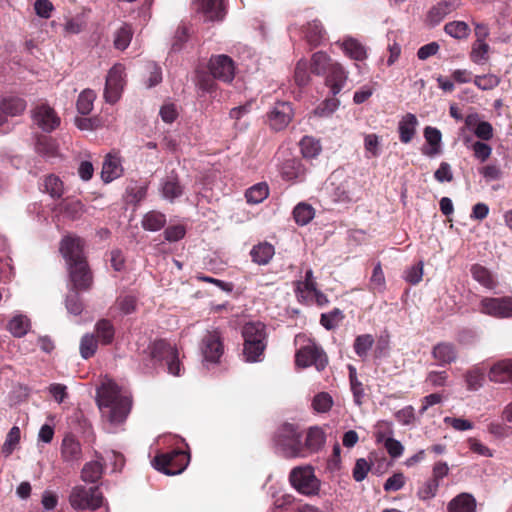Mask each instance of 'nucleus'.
<instances>
[{
    "instance_id": "nucleus-56",
    "label": "nucleus",
    "mask_w": 512,
    "mask_h": 512,
    "mask_svg": "<svg viewBox=\"0 0 512 512\" xmlns=\"http://www.w3.org/2000/svg\"><path fill=\"white\" fill-rule=\"evenodd\" d=\"M63 211L67 217L77 219L84 212V205L79 200H67L63 203Z\"/></svg>"
},
{
    "instance_id": "nucleus-54",
    "label": "nucleus",
    "mask_w": 512,
    "mask_h": 512,
    "mask_svg": "<svg viewBox=\"0 0 512 512\" xmlns=\"http://www.w3.org/2000/svg\"><path fill=\"white\" fill-rule=\"evenodd\" d=\"M438 482L436 480L429 479L427 480L418 490V497L421 500H430L434 498L437 494L438 488H439Z\"/></svg>"
},
{
    "instance_id": "nucleus-35",
    "label": "nucleus",
    "mask_w": 512,
    "mask_h": 512,
    "mask_svg": "<svg viewBox=\"0 0 512 512\" xmlns=\"http://www.w3.org/2000/svg\"><path fill=\"white\" fill-rule=\"evenodd\" d=\"M300 149L304 158L313 159L320 154L322 147L317 139L305 136L300 141Z\"/></svg>"
},
{
    "instance_id": "nucleus-23",
    "label": "nucleus",
    "mask_w": 512,
    "mask_h": 512,
    "mask_svg": "<svg viewBox=\"0 0 512 512\" xmlns=\"http://www.w3.org/2000/svg\"><path fill=\"white\" fill-rule=\"evenodd\" d=\"M160 192L164 199L173 202L175 199L183 195L184 188L180 184L178 176L174 173H171L162 179L160 184Z\"/></svg>"
},
{
    "instance_id": "nucleus-45",
    "label": "nucleus",
    "mask_w": 512,
    "mask_h": 512,
    "mask_svg": "<svg viewBox=\"0 0 512 512\" xmlns=\"http://www.w3.org/2000/svg\"><path fill=\"white\" fill-rule=\"evenodd\" d=\"M490 47L486 42L475 40L472 45L470 59L476 64H483L488 60Z\"/></svg>"
},
{
    "instance_id": "nucleus-14",
    "label": "nucleus",
    "mask_w": 512,
    "mask_h": 512,
    "mask_svg": "<svg viewBox=\"0 0 512 512\" xmlns=\"http://www.w3.org/2000/svg\"><path fill=\"white\" fill-rule=\"evenodd\" d=\"M478 310L494 318H512V298L484 297L479 302Z\"/></svg>"
},
{
    "instance_id": "nucleus-16",
    "label": "nucleus",
    "mask_w": 512,
    "mask_h": 512,
    "mask_svg": "<svg viewBox=\"0 0 512 512\" xmlns=\"http://www.w3.org/2000/svg\"><path fill=\"white\" fill-rule=\"evenodd\" d=\"M60 455L64 463L70 466L77 465L83 457L80 441L74 435L66 434L60 445Z\"/></svg>"
},
{
    "instance_id": "nucleus-49",
    "label": "nucleus",
    "mask_w": 512,
    "mask_h": 512,
    "mask_svg": "<svg viewBox=\"0 0 512 512\" xmlns=\"http://www.w3.org/2000/svg\"><path fill=\"white\" fill-rule=\"evenodd\" d=\"M98 343L93 334H85L80 342V354L84 359L93 356L97 350Z\"/></svg>"
},
{
    "instance_id": "nucleus-2",
    "label": "nucleus",
    "mask_w": 512,
    "mask_h": 512,
    "mask_svg": "<svg viewBox=\"0 0 512 512\" xmlns=\"http://www.w3.org/2000/svg\"><path fill=\"white\" fill-rule=\"evenodd\" d=\"M242 337L245 361L250 363L262 361L267 346L266 326L262 322L246 323L242 329Z\"/></svg>"
},
{
    "instance_id": "nucleus-9",
    "label": "nucleus",
    "mask_w": 512,
    "mask_h": 512,
    "mask_svg": "<svg viewBox=\"0 0 512 512\" xmlns=\"http://www.w3.org/2000/svg\"><path fill=\"white\" fill-rule=\"evenodd\" d=\"M151 357L156 361H165L168 372L180 376L183 369L179 360L178 350L165 340L155 341L150 347Z\"/></svg>"
},
{
    "instance_id": "nucleus-47",
    "label": "nucleus",
    "mask_w": 512,
    "mask_h": 512,
    "mask_svg": "<svg viewBox=\"0 0 512 512\" xmlns=\"http://www.w3.org/2000/svg\"><path fill=\"white\" fill-rule=\"evenodd\" d=\"M132 29L129 25L124 24L115 33L114 45L119 50L126 49L132 39Z\"/></svg>"
},
{
    "instance_id": "nucleus-41",
    "label": "nucleus",
    "mask_w": 512,
    "mask_h": 512,
    "mask_svg": "<svg viewBox=\"0 0 512 512\" xmlns=\"http://www.w3.org/2000/svg\"><path fill=\"white\" fill-rule=\"evenodd\" d=\"M86 27V19L83 14H77L65 19L63 29L67 35H75L81 33Z\"/></svg>"
},
{
    "instance_id": "nucleus-24",
    "label": "nucleus",
    "mask_w": 512,
    "mask_h": 512,
    "mask_svg": "<svg viewBox=\"0 0 512 512\" xmlns=\"http://www.w3.org/2000/svg\"><path fill=\"white\" fill-rule=\"evenodd\" d=\"M490 381L512 383V359H503L494 363L488 373Z\"/></svg>"
},
{
    "instance_id": "nucleus-38",
    "label": "nucleus",
    "mask_w": 512,
    "mask_h": 512,
    "mask_svg": "<svg viewBox=\"0 0 512 512\" xmlns=\"http://www.w3.org/2000/svg\"><path fill=\"white\" fill-rule=\"evenodd\" d=\"M7 118L17 116L26 109V102L19 97H8L1 101Z\"/></svg>"
},
{
    "instance_id": "nucleus-48",
    "label": "nucleus",
    "mask_w": 512,
    "mask_h": 512,
    "mask_svg": "<svg viewBox=\"0 0 512 512\" xmlns=\"http://www.w3.org/2000/svg\"><path fill=\"white\" fill-rule=\"evenodd\" d=\"M44 187L53 198L61 197L64 191L63 182L55 175H49L45 178Z\"/></svg>"
},
{
    "instance_id": "nucleus-37",
    "label": "nucleus",
    "mask_w": 512,
    "mask_h": 512,
    "mask_svg": "<svg viewBox=\"0 0 512 512\" xmlns=\"http://www.w3.org/2000/svg\"><path fill=\"white\" fill-rule=\"evenodd\" d=\"M315 215L314 208L307 203H299L293 210V217L298 225H307Z\"/></svg>"
},
{
    "instance_id": "nucleus-55",
    "label": "nucleus",
    "mask_w": 512,
    "mask_h": 512,
    "mask_svg": "<svg viewBox=\"0 0 512 512\" xmlns=\"http://www.w3.org/2000/svg\"><path fill=\"white\" fill-rule=\"evenodd\" d=\"M423 262L419 261L417 264L407 268L404 272V279L412 285L418 284L423 277Z\"/></svg>"
},
{
    "instance_id": "nucleus-57",
    "label": "nucleus",
    "mask_w": 512,
    "mask_h": 512,
    "mask_svg": "<svg viewBox=\"0 0 512 512\" xmlns=\"http://www.w3.org/2000/svg\"><path fill=\"white\" fill-rule=\"evenodd\" d=\"M339 106V100L336 98H329L323 101L314 110V114L320 117L330 116Z\"/></svg>"
},
{
    "instance_id": "nucleus-18",
    "label": "nucleus",
    "mask_w": 512,
    "mask_h": 512,
    "mask_svg": "<svg viewBox=\"0 0 512 512\" xmlns=\"http://www.w3.org/2000/svg\"><path fill=\"white\" fill-rule=\"evenodd\" d=\"M293 117V109L288 102H277L268 115L272 129L280 131L287 127Z\"/></svg>"
},
{
    "instance_id": "nucleus-8",
    "label": "nucleus",
    "mask_w": 512,
    "mask_h": 512,
    "mask_svg": "<svg viewBox=\"0 0 512 512\" xmlns=\"http://www.w3.org/2000/svg\"><path fill=\"white\" fill-rule=\"evenodd\" d=\"M189 460V455L186 452L173 450L157 455L152 460V465L156 470L166 475H177L185 470Z\"/></svg>"
},
{
    "instance_id": "nucleus-1",
    "label": "nucleus",
    "mask_w": 512,
    "mask_h": 512,
    "mask_svg": "<svg viewBox=\"0 0 512 512\" xmlns=\"http://www.w3.org/2000/svg\"><path fill=\"white\" fill-rule=\"evenodd\" d=\"M97 403L103 419L110 425L108 431L113 433L127 419L132 401L124 394L118 385L106 380L97 390Z\"/></svg>"
},
{
    "instance_id": "nucleus-22",
    "label": "nucleus",
    "mask_w": 512,
    "mask_h": 512,
    "mask_svg": "<svg viewBox=\"0 0 512 512\" xmlns=\"http://www.w3.org/2000/svg\"><path fill=\"white\" fill-rule=\"evenodd\" d=\"M94 457L95 459L85 463L81 470V479L86 483H96L104 471L103 456L94 451Z\"/></svg>"
},
{
    "instance_id": "nucleus-44",
    "label": "nucleus",
    "mask_w": 512,
    "mask_h": 512,
    "mask_svg": "<svg viewBox=\"0 0 512 512\" xmlns=\"http://www.w3.org/2000/svg\"><path fill=\"white\" fill-rule=\"evenodd\" d=\"M311 406L316 413H326L333 406V398L327 392H319L313 397Z\"/></svg>"
},
{
    "instance_id": "nucleus-42",
    "label": "nucleus",
    "mask_w": 512,
    "mask_h": 512,
    "mask_svg": "<svg viewBox=\"0 0 512 512\" xmlns=\"http://www.w3.org/2000/svg\"><path fill=\"white\" fill-rule=\"evenodd\" d=\"M96 94L93 90L85 89L82 91L77 100V110L82 115L89 114L94 105Z\"/></svg>"
},
{
    "instance_id": "nucleus-26",
    "label": "nucleus",
    "mask_w": 512,
    "mask_h": 512,
    "mask_svg": "<svg viewBox=\"0 0 512 512\" xmlns=\"http://www.w3.org/2000/svg\"><path fill=\"white\" fill-rule=\"evenodd\" d=\"M432 356L439 366H445L457 359V351L453 344L441 342L433 347Z\"/></svg>"
},
{
    "instance_id": "nucleus-64",
    "label": "nucleus",
    "mask_w": 512,
    "mask_h": 512,
    "mask_svg": "<svg viewBox=\"0 0 512 512\" xmlns=\"http://www.w3.org/2000/svg\"><path fill=\"white\" fill-rule=\"evenodd\" d=\"M66 308L69 313L79 315L82 312L83 305L76 291H72L66 298Z\"/></svg>"
},
{
    "instance_id": "nucleus-36",
    "label": "nucleus",
    "mask_w": 512,
    "mask_h": 512,
    "mask_svg": "<svg viewBox=\"0 0 512 512\" xmlns=\"http://www.w3.org/2000/svg\"><path fill=\"white\" fill-rule=\"evenodd\" d=\"M95 332L99 341L104 344H110L114 339L115 330L109 320H99L95 325Z\"/></svg>"
},
{
    "instance_id": "nucleus-34",
    "label": "nucleus",
    "mask_w": 512,
    "mask_h": 512,
    "mask_svg": "<svg viewBox=\"0 0 512 512\" xmlns=\"http://www.w3.org/2000/svg\"><path fill=\"white\" fill-rule=\"evenodd\" d=\"M465 145L473 151L474 157L480 162H485L492 154V147L483 141L472 142L471 137L464 138Z\"/></svg>"
},
{
    "instance_id": "nucleus-27",
    "label": "nucleus",
    "mask_w": 512,
    "mask_h": 512,
    "mask_svg": "<svg viewBox=\"0 0 512 512\" xmlns=\"http://www.w3.org/2000/svg\"><path fill=\"white\" fill-rule=\"evenodd\" d=\"M281 174L286 180L301 181L306 175V168L299 159H288L282 165Z\"/></svg>"
},
{
    "instance_id": "nucleus-58",
    "label": "nucleus",
    "mask_w": 512,
    "mask_h": 512,
    "mask_svg": "<svg viewBox=\"0 0 512 512\" xmlns=\"http://www.w3.org/2000/svg\"><path fill=\"white\" fill-rule=\"evenodd\" d=\"M406 479L403 473H394L384 483V490L386 492H396L401 490L405 485Z\"/></svg>"
},
{
    "instance_id": "nucleus-5",
    "label": "nucleus",
    "mask_w": 512,
    "mask_h": 512,
    "mask_svg": "<svg viewBox=\"0 0 512 512\" xmlns=\"http://www.w3.org/2000/svg\"><path fill=\"white\" fill-rule=\"evenodd\" d=\"M274 446L276 450L287 458L301 457L302 433L293 424H282L274 435Z\"/></svg>"
},
{
    "instance_id": "nucleus-28",
    "label": "nucleus",
    "mask_w": 512,
    "mask_h": 512,
    "mask_svg": "<svg viewBox=\"0 0 512 512\" xmlns=\"http://www.w3.org/2000/svg\"><path fill=\"white\" fill-rule=\"evenodd\" d=\"M418 125V120L416 116L412 113H407L399 122L398 131L400 141L402 143H409L416 132V126Z\"/></svg>"
},
{
    "instance_id": "nucleus-20",
    "label": "nucleus",
    "mask_w": 512,
    "mask_h": 512,
    "mask_svg": "<svg viewBox=\"0 0 512 512\" xmlns=\"http://www.w3.org/2000/svg\"><path fill=\"white\" fill-rule=\"evenodd\" d=\"M196 5L205 21H221L225 16L223 0H197Z\"/></svg>"
},
{
    "instance_id": "nucleus-17",
    "label": "nucleus",
    "mask_w": 512,
    "mask_h": 512,
    "mask_svg": "<svg viewBox=\"0 0 512 512\" xmlns=\"http://www.w3.org/2000/svg\"><path fill=\"white\" fill-rule=\"evenodd\" d=\"M33 122L45 132H51L60 124V118L53 108L40 104L32 111Z\"/></svg>"
},
{
    "instance_id": "nucleus-60",
    "label": "nucleus",
    "mask_w": 512,
    "mask_h": 512,
    "mask_svg": "<svg viewBox=\"0 0 512 512\" xmlns=\"http://www.w3.org/2000/svg\"><path fill=\"white\" fill-rule=\"evenodd\" d=\"M36 150L45 157H54L57 154L55 142L51 138L44 137L37 142Z\"/></svg>"
},
{
    "instance_id": "nucleus-62",
    "label": "nucleus",
    "mask_w": 512,
    "mask_h": 512,
    "mask_svg": "<svg viewBox=\"0 0 512 512\" xmlns=\"http://www.w3.org/2000/svg\"><path fill=\"white\" fill-rule=\"evenodd\" d=\"M382 443L385 449L387 450L388 454L392 458H399L403 454L404 446L400 441L396 440L394 437L384 439V442Z\"/></svg>"
},
{
    "instance_id": "nucleus-63",
    "label": "nucleus",
    "mask_w": 512,
    "mask_h": 512,
    "mask_svg": "<svg viewBox=\"0 0 512 512\" xmlns=\"http://www.w3.org/2000/svg\"><path fill=\"white\" fill-rule=\"evenodd\" d=\"M34 10L37 16L48 19L54 10V5L50 0H36L34 3Z\"/></svg>"
},
{
    "instance_id": "nucleus-43",
    "label": "nucleus",
    "mask_w": 512,
    "mask_h": 512,
    "mask_svg": "<svg viewBox=\"0 0 512 512\" xmlns=\"http://www.w3.org/2000/svg\"><path fill=\"white\" fill-rule=\"evenodd\" d=\"M473 278L482 286L488 289L495 287V281L491 273L483 266L474 265L471 268Z\"/></svg>"
},
{
    "instance_id": "nucleus-31",
    "label": "nucleus",
    "mask_w": 512,
    "mask_h": 512,
    "mask_svg": "<svg viewBox=\"0 0 512 512\" xmlns=\"http://www.w3.org/2000/svg\"><path fill=\"white\" fill-rule=\"evenodd\" d=\"M252 260L259 265H266L274 255V247L269 243H260L250 252Z\"/></svg>"
},
{
    "instance_id": "nucleus-50",
    "label": "nucleus",
    "mask_w": 512,
    "mask_h": 512,
    "mask_svg": "<svg viewBox=\"0 0 512 512\" xmlns=\"http://www.w3.org/2000/svg\"><path fill=\"white\" fill-rule=\"evenodd\" d=\"M374 344V337L370 334L360 335L354 341V350L360 357H366Z\"/></svg>"
},
{
    "instance_id": "nucleus-11",
    "label": "nucleus",
    "mask_w": 512,
    "mask_h": 512,
    "mask_svg": "<svg viewBox=\"0 0 512 512\" xmlns=\"http://www.w3.org/2000/svg\"><path fill=\"white\" fill-rule=\"evenodd\" d=\"M291 485L301 494L315 495L319 491L320 483L311 466L294 468L290 473Z\"/></svg>"
},
{
    "instance_id": "nucleus-52",
    "label": "nucleus",
    "mask_w": 512,
    "mask_h": 512,
    "mask_svg": "<svg viewBox=\"0 0 512 512\" xmlns=\"http://www.w3.org/2000/svg\"><path fill=\"white\" fill-rule=\"evenodd\" d=\"M115 308L123 315H128L136 310V299L134 296H120L115 303Z\"/></svg>"
},
{
    "instance_id": "nucleus-21",
    "label": "nucleus",
    "mask_w": 512,
    "mask_h": 512,
    "mask_svg": "<svg viewBox=\"0 0 512 512\" xmlns=\"http://www.w3.org/2000/svg\"><path fill=\"white\" fill-rule=\"evenodd\" d=\"M461 5L460 0H441L428 12L427 20L432 25L439 24L448 14L457 10Z\"/></svg>"
},
{
    "instance_id": "nucleus-30",
    "label": "nucleus",
    "mask_w": 512,
    "mask_h": 512,
    "mask_svg": "<svg viewBox=\"0 0 512 512\" xmlns=\"http://www.w3.org/2000/svg\"><path fill=\"white\" fill-rule=\"evenodd\" d=\"M424 137L430 145V148L424 150L423 153L429 157L440 153V143L442 139L440 130L431 126H427L424 130Z\"/></svg>"
},
{
    "instance_id": "nucleus-3",
    "label": "nucleus",
    "mask_w": 512,
    "mask_h": 512,
    "mask_svg": "<svg viewBox=\"0 0 512 512\" xmlns=\"http://www.w3.org/2000/svg\"><path fill=\"white\" fill-rule=\"evenodd\" d=\"M312 71L317 75H326V85L330 87L333 95L341 91L347 79L342 67L337 63H331L323 52H316L313 55Z\"/></svg>"
},
{
    "instance_id": "nucleus-7",
    "label": "nucleus",
    "mask_w": 512,
    "mask_h": 512,
    "mask_svg": "<svg viewBox=\"0 0 512 512\" xmlns=\"http://www.w3.org/2000/svg\"><path fill=\"white\" fill-rule=\"evenodd\" d=\"M200 352L204 365L220 362L224 354V344L222 333L218 329L213 328L206 331L200 343Z\"/></svg>"
},
{
    "instance_id": "nucleus-59",
    "label": "nucleus",
    "mask_w": 512,
    "mask_h": 512,
    "mask_svg": "<svg viewBox=\"0 0 512 512\" xmlns=\"http://www.w3.org/2000/svg\"><path fill=\"white\" fill-rule=\"evenodd\" d=\"M394 435V429L393 424L390 421L381 420L376 425V440L377 442H384V439H387L389 437H393Z\"/></svg>"
},
{
    "instance_id": "nucleus-6",
    "label": "nucleus",
    "mask_w": 512,
    "mask_h": 512,
    "mask_svg": "<svg viewBox=\"0 0 512 512\" xmlns=\"http://www.w3.org/2000/svg\"><path fill=\"white\" fill-rule=\"evenodd\" d=\"M68 501L76 511H94L105 505L104 496L98 486L87 487L81 484L72 487Z\"/></svg>"
},
{
    "instance_id": "nucleus-53",
    "label": "nucleus",
    "mask_w": 512,
    "mask_h": 512,
    "mask_svg": "<svg viewBox=\"0 0 512 512\" xmlns=\"http://www.w3.org/2000/svg\"><path fill=\"white\" fill-rule=\"evenodd\" d=\"M343 319L342 311L334 309L331 312L321 315V324L328 330L335 328Z\"/></svg>"
},
{
    "instance_id": "nucleus-12",
    "label": "nucleus",
    "mask_w": 512,
    "mask_h": 512,
    "mask_svg": "<svg viewBox=\"0 0 512 512\" xmlns=\"http://www.w3.org/2000/svg\"><path fill=\"white\" fill-rule=\"evenodd\" d=\"M296 365L302 368L315 366L321 371L327 365V357L324 351L313 341L308 340L296 353Z\"/></svg>"
},
{
    "instance_id": "nucleus-10",
    "label": "nucleus",
    "mask_w": 512,
    "mask_h": 512,
    "mask_svg": "<svg viewBox=\"0 0 512 512\" xmlns=\"http://www.w3.org/2000/svg\"><path fill=\"white\" fill-rule=\"evenodd\" d=\"M326 191L336 203H348L350 201L351 178L344 169L332 172L327 183Z\"/></svg>"
},
{
    "instance_id": "nucleus-13",
    "label": "nucleus",
    "mask_w": 512,
    "mask_h": 512,
    "mask_svg": "<svg viewBox=\"0 0 512 512\" xmlns=\"http://www.w3.org/2000/svg\"><path fill=\"white\" fill-rule=\"evenodd\" d=\"M125 85V68L121 64H115L106 77L104 98L110 104L116 103L123 92Z\"/></svg>"
},
{
    "instance_id": "nucleus-33",
    "label": "nucleus",
    "mask_w": 512,
    "mask_h": 512,
    "mask_svg": "<svg viewBox=\"0 0 512 512\" xmlns=\"http://www.w3.org/2000/svg\"><path fill=\"white\" fill-rule=\"evenodd\" d=\"M166 224V216L158 211L146 213L142 219V227L147 231L156 232Z\"/></svg>"
},
{
    "instance_id": "nucleus-25",
    "label": "nucleus",
    "mask_w": 512,
    "mask_h": 512,
    "mask_svg": "<svg viewBox=\"0 0 512 512\" xmlns=\"http://www.w3.org/2000/svg\"><path fill=\"white\" fill-rule=\"evenodd\" d=\"M123 174L121 159L115 154H108L103 162L101 178L105 183H110Z\"/></svg>"
},
{
    "instance_id": "nucleus-40",
    "label": "nucleus",
    "mask_w": 512,
    "mask_h": 512,
    "mask_svg": "<svg viewBox=\"0 0 512 512\" xmlns=\"http://www.w3.org/2000/svg\"><path fill=\"white\" fill-rule=\"evenodd\" d=\"M444 31L455 39H465L470 34V28L464 21H452L444 26Z\"/></svg>"
},
{
    "instance_id": "nucleus-32",
    "label": "nucleus",
    "mask_w": 512,
    "mask_h": 512,
    "mask_svg": "<svg viewBox=\"0 0 512 512\" xmlns=\"http://www.w3.org/2000/svg\"><path fill=\"white\" fill-rule=\"evenodd\" d=\"M30 328V320L23 314L14 315L7 324V329L15 337L24 336Z\"/></svg>"
},
{
    "instance_id": "nucleus-29",
    "label": "nucleus",
    "mask_w": 512,
    "mask_h": 512,
    "mask_svg": "<svg viewBox=\"0 0 512 512\" xmlns=\"http://www.w3.org/2000/svg\"><path fill=\"white\" fill-rule=\"evenodd\" d=\"M475 498L468 493H461L453 498L448 504L449 512H475Z\"/></svg>"
},
{
    "instance_id": "nucleus-51",
    "label": "nucleus",
    "mask_w": 512,
    "mask_h": 512,
    "mask_svg": "<svg viewBox=\"0 0 512 512\" xmlns=\"http://www.w3.org/2000/svg\"><path fill=\"white\" fill-rule=\"evenodd\" d=\"M467 389L476 391L483 385L484 374L478 368L468 371L465 375Z\"/></svg>"
},
{
    "instance_id": "nucleus-61",
    "label": "nucleus",
    "mask_w": 512,
    "mask_h": 512,
    "mask_svg": "<svg viewBox=\"0 0 512 512\" xmlns=\"http://www.w3.org/2000/svg\"><path fill=\"white\" fill-rule=\"evenodd\" d=\"M294 79L298 86L302 87L309 83L310 76L308 65L305 61H299L295 68Z\"/></svg>"
},
{
    "instance_id": "nucleus-15",
    "label": "nucleus",
    "mask_w": 512,
    "mask_h": 512,
    "mask_svg": "<svg viewBox=\"0 0 512 512\" xmlns=\"http://www.w3.org/2000/svg\"><path fill=\"white\" fill-rule=\"evenodd\" d=\"M209 70L215 79L230 83L235 76L234 61L227 55L212 56L209 61Z\"/></svg>"
},
{
    "instance_id": "nucleus-4",
    "label": "nucleus",
    "mask_w": 512,
    "mask_h": 512,
    "mask_svg": "<svg viewBox=\"0 0 512 512\" xmlns=\"http://www.w3.org/2000/svg\"><path fill=\"white\" fill-rule=\"evenodd\" d=\"M60 252L68 266L70 278L76 283H82L77 273H84L86 257L84 255V241L77 236H66L60 244Z\"/></svg>"
},
{
    "instance_id": "nucleus-39",
    "label": "nucleus",
    "mask_w": 512,
    "mask_h": 512,
    "mask_svg": "<svg viewBox=\"0 0 512 512\" xmlns=\"http://www.w3.org/2000/svg\"><path fill=\"white\" fill-rule=\"evenodd\" d=\"M269 195V189L267 184L258 183L254 186L250 187L246 193L245 197L248 203L250 204H259L263 200H265Z\"/></svg>"
},
{
    "instance_id": "nucleus-19",
    "label": "nucleus",
    "mask_w": 512,
    "mask_h": 512,
    "mask_svg": "<svg viewBox=\"0 0 512 512\" xmlns=\"http://www.w3.org/2000/svg\"><path fill=\"white\" fill-rule=\"evenodd\" d=\"M325 443V433L317 426L309 428L305 436V440L301 441V457H307L318 452Z\"/></svg>"
},
{
    "instance_id": "nucleus-46",
    "label": "nucleus",
    "mask_w": 512,
    "mask_h": 512,
    "mask_svg": "<svg viewBox=\"0 0 512 512\" xmlns=\"http://www.w3.org/2000/svg\"><path fill=\"white\" fill-rule=\"evenodd\" d=\"M306 37L308 42L313 45H319L325 38V31L319 21H312L308 24Z\"/></svg>"
}]
</instances>
